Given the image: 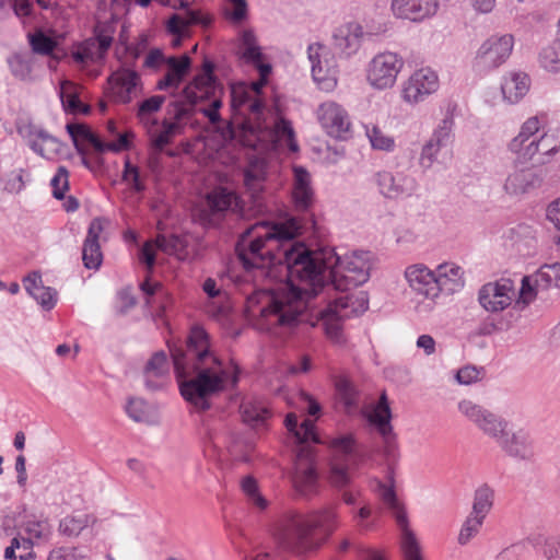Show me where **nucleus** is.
I'll list each match as a JSON object with an SVG mask.
<instances>
[{
	"label": "nucleus",
	"mask_w": 560,
	"mask_h": 560,
	"mask_svg": "<svg viewBox=\"0 0 560 560\" xmlns=\"http://www.w3.org/2000/svg\"><path fill=\"white\" fill-rule=\"evenodd\" d=\"M243 421L254 429H262L267 424L271 412L269 408L260 400L245 399L240 407Z\"/></svg>",
	"instance_id": "33"
},
{
	"label": "nucleus",
	"mask_w": 560,
	"mask_h": 560,
	"mask_svg": "<svg viewBox=\"0 0 560 560\" xmlns=\"http://www.w3.org/2000/svg\"><path fill=\"white\" fill-rule=\"evenodd\" d=\"M284 424L294 434L299 445L292 474L294 490L300 497L310 499L318 492L319 487L315 447L311 445L320 443L319 436L315 432L313 420L305 419L299 424L295 413H288Z\"/></svg>",
	"instance_id": "4"
},
{
	"label": "nucleus",
	"mask_w": 560,
	"mask_h": 560,
	"mask_svg": "<svg viewBox=\"0 0 560 560\" xmlns=\"http://www.w3.org/2000/svg\"><path fill=\"white\" fill-rule=\"evenodd\" d=\"M273 135L278 141H283L292 152L299 151L295 133L290 120L279 118L273 127Z\"/></svg>",
	"instance_id": "41"
},
{
	"label": "nucleus",
	"mask_w": 560,
	"mask_h": 560,
	"mask_svg": "<svg viewBox=\"0 0 560 560\" xmlns=\"http://www.w3.org/2000/svg\"><path fill=\"white\" fill-rule=\"evenodd\" d=\"M66 129L78 153L84 155L85 149L81 145L79 140L82 139L86 141L93 131L84 124H67Z\"/></svg>",
	"instance_id": "51"
},
{
	"label": "nucleus",
	"mask_w": 560,
	"mask_h": 560,
	"mask_svg": "<svg viewBox=\"0 0 560 560\" xmlns=\"http://www.w3.org/2000/svg\"><path fill=\"white\" fill-rule=\"evenodd\" d=\"M12 75L21 81L31 79L32 57L27 54H13L8 58Z\"/></svg>",
	"instance_id": "40"
},
{
	"label": "nucleus",
	"mask_w": 560,
	"mask_h": 560,
	"mask_svg": "<svg viewBox=\"0 0 560 560\" xmlns=\"http://www.w3.org/2000/svg\"><path fill=\"white\" fill-rule=\"evenodd\" d=\"M405 278L409 287L417 294L431 300L438 298L435 271H432L423 264H416L407 267L405 270Z\"/></svg>",
	"instance_id": "22"
},
{
	"label": "nucleus",
	"mask_w": 560,
	"mask_h": 560,
	"mask_svg": "<svg viewBox=\"0 0 560 560\" xmlns=\"http://www.w3.org/2000/svg\"><path fill=\"white\" fill-rule=\"evenodd\" d=\"M167 348L180 395L199 411L211 408L210 398L223 392L228 381L232 386L238 383V369L231 375L222 369V362L212 350L210 335L201 325L190 327L185 348L174 341H167Z\"/></svg>",
	"instance_id": "2"
},
{
	"label": "nucleus",
	"mask_w": 560,
	"mask_h": 560,
	"mask_svg": "<svg viewBox=\"0 0 560 560\" xmlns=\"http://www.w3.org/2000/svg\"><path fill=\"white\" fill-rule=\"evenodd\" d=\"M366 136L370 140V143L375 150H383L390 152L395 148L394 138L385 135L378 127L373 126L371 128H366Z\"/></svg>",
	"instance_id": "48"
},
{
	"label": "nucleus",
	"mask_w": 560,
	"mask_h": 560,
	"mask_svg": "<svg viewBox=\"0 0 560 560\" xmlns=\"http://www.w3.org/2000/svg\"><path fill=\"white\" fill-rule=\"evenodd\" d=\"M122 180L130 184V187L136 192H143L145 190V185L141 180L140 177V170L137 165H133L130 162V159L127 156L124 164V171H122Z\"/></svg>",
	"instance_id": "50"
},
{
	"label": "nucleus",
	"mask_w": 560,
	"mask_h": 560,
	"mask_svg": "<svg viewBox=\"0 0 560 560\" xmlns=\"http://www.w3.org/2000/svg\"><path fill=\"white\" fill-rule=\"evenodd\" d=\"M106 220L103 218H94L88 229L86 237L82 246V260L88 269L97 270L103 261V253L101 249L100 237L104 231Z\"/></svg>",
	"instance_id": "21"
},
{
	"label": "nucleus",
	"mask_w": 560,
	"mask_h": 560,
	"mask_svg": "<svg viewBox=\"0 0 560 560\" xmlns=\"http://www.w3.org/2000/svg\"><path fill=\"white\" fill-rule=\"evenodd\" d=\"M324 51L325 46L319 43L311 44L307 48L314 81L320 90L330 92L337 85V70L332 59H325V67H322Z\"/></svg>",
	"instance_id": "19"
},
{
	"label": "nucleus",
	"mask_w": 560,
	"mask_h": 560,
	"mask_svg": "<svg viewBox=\"0 0 560 560\" xmlns=\"http://www.w3.org/2000/svg\"><path fill=\"white\" fill-rule=\"evenodd\" d=\"M242 490L247 495L248 502L262 511L267 508L268 501L258 491L257 481L252 476H247L242 480Z\"/></svg>",
	"instance_id": "46"
},
{
	"label": "nucleus",
	"mask_w": 560,
	"mask_h": 560,
	"mask_svg": "<svg viewBox=\"0 0 560 560\" xmlns=\"http://www.w3.org/2000/svg\"><path fill=\"white\" fill-rule=\"evenodd\" d=\"M208 100H211L210 105L207 107H199V104L201 103L199 102L195 107L194 115L199 112L207 117L212 125L219 124L221 121V115L219 113L222 107L221 96L215 93L214 95H210Z\"/></svg>",
	"instance_id": "54"
},
{
	"label": "nucleus",
	"mask_w": 560,
	"mask_h": 560,
	"mask_svg": "<svg viewBox=\"0 0 560 560\" xmlns=\"http://www.w3.org/2000/svg\"><path fill=\"white\" fill-rule=\"evenodd\" d=\"M483 522V518L469 513L459 530L458 544L462 546L468 544L480 532Z\"/></svg>",
	"instance_id": "45"
},
{
	"label": "nucleus",
	"mask_w": 560,
	"mask_h": 560,
	"mask_svg": "<svg viewBox=\"0 0 560 560\" xmlns=\"http://www.w3.org/2000/svg\"><path fill=\"white\" fill-rule=\"evenodd\" d=\"M438 0H393L392 11L399 19L420 22L434 15L438 11Z\"/></svg>",
	"instance_id": "23"
},
{
	"label": "nucleus",
	"mask_w": 560,
	"mask_h": 560,
	"mask_svg": "<svg viewBox=\"0 0 560 560\" xmlns=\"http://www.w3.org/2000/svg\"><path fill=\"white\" fill-rule=\"evenodd\" d=\"M516 292L510 279H501L481 287L478 294L480 305L488 312H501L511 305Z\"/></svg>",
	"instance_id": "16"
},
{
	"label": "nucleus",
	"mask_w": 560,
	"mask_h": 560,
	"mask_svg": "<svg viewBox=\"0 0 560 560\" xmlns=\"http://www.w3.org/2000/svg\"><path fill=\"white\" fill-rule=\"evenodd\" d=\"M33 547L32 539L21 536L14 537L10 546L4 549V558L7 560H35L36 555Z\"/></svg>",
	"instance_id": "36"
},
{
	"label": "nucleus",
	"mask_w": 560,
	"mask_h": 560,
	"mask_svg": "<svg viewBox=\"0 0 560 560\" xmlns=\"http://www.w3.org/2000/svg\"><path fill=\"white\" fill-rule=\"evenodd\" d=\"M166 97L164 95H153L149 98H145L139 104L138 116L143 119L145 115L158 112Z\"/></svg>",
	"instance_id": "59"
},
{
	"label": "nucleus",
	"mask_w": 560,
	"mask_h": 560,
	"mask_svg": "<svg viewBox=\"0 0 560 560\" xmlns=\"http://www.w3.org/2000/svg\"><path fill=\"white\" fill-rule=\"evenodd\" d=\"M336 389L347 410L359 406V393L352 383L347 380H340L336 384Z\"/></svg>",
	"instance_id": "47"
},
{
	"label": "nucleus",
	"mask_w": 560,
	"mask_h": 560,
	"mask_svg": "<svg viewBox=\"0 0 560 560\" xmlns=\"http://www.w3.org/2000/svg\"><path fill=\"white\" fill-rule=\"evenodd\" d=\"M82 558L77 548L70 547L55 548L48 555V560H81Z\"/></svg>",
	"instance_id": "63"
},
{
	"label": "nucleus",
	"mask_w": 560,
	"mask_h": 560,
	"mask_svg": "<svg viewBox=\"0 0 560 560\" xmlns=\"http://www.w3.org/2000/svg\"><path fill=\"white\" fill-rule=\"evenodd\" d=\"M206 200L212 217L221 218L228 212L240 217L244 214V205L241 197L225 187L212 190L207 195Z\"/></svg>",
	"instance_id": "20"
},
{
	"label": "nucleus",
	"mask_w": 560,
	"mask_h": 560,
	"mask_svg": "<svg viewBox=\"0 0 560 560\" xmlns=\"http://www.w3.org/2000/svg\"><path fill=\"white\" fill-rule=\"evenodd\" d=\"M293 199L299 210H307L314 200V190L311 186V175L303 166H294Z\"/></svg>",
	"instance_id": "31"
},
{
	"label": "nucleus",
	"mask_w": 560,
	"mask_h": 560,
	"mask_svg": "<svg viewBox=\"0 0 560 560\" xmlns=\"http://www.w3.org/2000/svg\"><path fill=\"white\" fill-rule=\"evenodd\" d=\"M540 184V178L533 167L514 168L509 173L504 190L509 195L518 196L526 194Z\"/></svg>",
	"instance_id": "27"
},
{
	"label": "nucleus",
	"mask_w": 560,
	"mask_h": 560,
	"mask_svg": "<svg viewBox=\"0 0 560 560\" xmlns=\"http://www.w3.org/2000/svg\"><path fill=\"white\" fill-rule=\"evenodd\" d=\"M546 219L559 232L557 244L560 246V197L552 200L546 208Z\"/></svg>",
	"instance_id": "61"
},
{
	"label": "nucleus",
	"mask_w": 560,
	"mask_h": 560,
	"mask_svg": "<svg viewBox=\"0 0 560 560\" xmlns=\"http://www.w3.org/2000/svg\"><path fill=\"white\" fill-rule=\"evenodd\" d=\"M453 120L445 118L433 130L430 139L422 145L419 156V165L423 170H429L434 163H439L442 158L451 154L453 142Z\"/></svg>",
	"instance_id": "9"
},
{
	"label": "nucleus",
	"mask_w": 560,
	"mask_h": 560,
	"mask_svg": "<svg viewBox=\"0 0 560 560\" xmlns=\"http://www.w3.org/2000/svg\"><path fill=\"white\" fill-rule=\"evenodd\" d=\"M500 448L508 455L518 460H532L535 456V444L530 433L525 429L514 432L504 429L502 438L497 441Z\"/></svg>",
	"instance_id": "18"
},
{
	"label": "nucleus",
	"mask_w": 560,
	"mask_h": 560,
	"mask_svg": "<svg viewBox=\"0 0 560 560\" xmlns=\"http://www.w3.org/2000/svg\"><path fill=\"white\" fill-rule=\"evenodd\" d=\"M402 67L404 59L398 54L392 51L377 54L369 63L368 81L377 90L392 88Z\"/></svg>",
	"instance_id": "10"
},
{
	"label": "nucleus",
	"mask_w": 560,
	"mask_h": 560,
	"mask_svg": "<svg viewBox=\"0 0 560 560\" xmlns=\"http://www.w3.org/2000/svg\"><path fill=\"white\" fill-rule=\"evenodd\" d=\"M108 83L115 100L127 104L131 101L132 93L140 83V77L135 70L120 68L108 77Z\"/></svg>",
	"instance_id": "25"
},
{
	"label": "nucleus",
	"mask_w": 560,
	"mask_h": 560,
	"mask_svg": "<svg viewBox=\"0 0 560 560\" xmlns=\"http://www.w3.org/2000/svg\"><path fill=\"white\" fill-rule=\"evenodd\" d=\"M378 495L384 504L393 512L401 532L400 548L404 560H423L420 544L409 527L407 512L398 501L394 486L378 485Z\"/></svg>",
	"instance_id": "7"
},
{
	"label": "nucleus",
	"mask_w": 560,
	"mask_h": 560,
	"mask_svg": "<svg viewBox=\"0 0 560 560\" xmlns=\"http://www.w3.org/2000/svg\"><path fill=\"white\" fill-rule=\"evenodd\" d=\"M511 152L516 154L517 159L522 162L532 160L537 154V147L534 145V140L523 139L520 148H513V140L509 144Z\"/></svg>",
	"instance_id": "58"
},
{
	"label": "nucleus",
	"mask_w": 560,
	"mask_h": 560,
	"mask_svg": "<svg viewBox=\"0 0 560 560\" xmlns=\"http://www.w3.org/2000/svg\"><path fill=\"white\" fill-rule=\"evenodd\" d=\"M481 372L482 369L467 365L457 371L456 380L459 384L469 385L479 380Z\"/></svg>",
	"instance_id": "62"
},
{
	"label": "nucleus",
	"mask_w": 560,
	"mask_h": 560,
	"mask_svg": "<svg viewBox=\"0 0 560 560\" xmlns=\"http://www.w3.org/2000/svg\"><path fill=\"white\" fill-rule=\"evenodd\" d=\"M61 102L65 109L72 114H88L90 112V106L84 105L77 94H68L67 96L61 94Z\"/></svg>",
	"instance_id": "60"
},
{
	"label": "nucleus",
	"mask_w": 560,
	"mask_h": 560,
	"mask_svg": "<svg viewBox=\"0 0 560 560\" xmlns=\"http://www.w3.org/2000/svg\"><path fill=\"white\" fill-rule=\"evenodd\" d=\"M170 365L164 351L155 352L144 366L143 374L153 375L155 378H167Z\"/></svg>",
	"instance_id": "43"
},
{
	"label": "nucleus",
	"mask_w": 560,
	"mask_h": 560,
	"mask_svg": "<svg viewBox=\"0 0 560 560\" xmlns=\"http://www.w3.org/2000/svg\"><path fill=\"white\" fill-rule=\"evenodd\" d=\"M530 79L526 73H510L501 84L503 97L511 104L517 103L529 90Z\"/></svg>",
	"instance_id": "34"
},
{
	"label": "nucleus",
	"mask_w": 560,
	"mask_h": 560,
	"mask_svg": "<svg viewBox=\"0 0 560 560\" xmlns=\"http://www.w3.org/2000/svg\"><path fill=\"white\" fill-rule=\"evenodd\" d=\"M540 129V122L537 117L528 118L521 127L518 135L513 138V148H520L523 139L535 140L538 138L537 132Z\"/></svg>",
	"instance_id": "53"
},
{
	"label": "nucleus",
	"mask_w": 560,
	"mask_h": 560,
	"mask_svg": "<svg viewBox=\"0 0 560 560\" xmlns=\"http://www.w3.org/2000/svg\"><path fill=\"white\" fill-rule=\"evenodd\" d=\"M211 22V18L203 15L200 11L186 10L183 15L174 13L166 23V30L168 33L177 37L174 42V45L177 46L180 44L182 37L186 35V31L189 26H208Z\"/></svg>",
	"instance_id": "26"
},
{
	"label": "nucleus",
	"mask_w": 560,
	"mask_h": 560,
	"mask_svg": "<svg viewBox=\"0 0 560 560\" xmlns=\"http://www.w3.org/2000/svg\"><path fill=\"white\" fill-rule=\"evenodd\" d=\"M373 180L378 192L386 199L408 198L418 190L416 178L404 172L380 171L374 174Z\"/></svg>",
	"instance_id": "12"
},
{
	"label": "nucleus",
	"mask_w": 560,
	"mask_h": 560,
	"mask_svg": "<svg viewBox=\"0 0 560 560\" xmlns=\"http://www.w3.org/2000/svg\"><path fill=\"white\" fill-rule=\"evenodd\" d=\"M165 63L167 65L168 70L164 78L156 83V89L161 91L167 89H178L186 74L190 70V57L187 55H184L180 58L172 56L165 60Z\"/></svg>",
	"instance_id": "28"
},
{
	"label": "nucleus",
	"mask_w": 560,
	"mask_h": 560,
	"mask_svg": "<svg viewBox=\"0 0 560 560\" xmlns=\"http://www.w3.org/2000/svg\"><path fill=\"white\" fill-rule=\"evenodd\" d=\"M32 296L47 311L54 308L57 302V291L50 287L42 285Z\"/></svg>",
	"instance_id": "57"
},
{
	"label": "nucleus",
	"mask_w": 560,
	"mask_h": 560,
	"mask_svg": "<svg viewBox=\"0 0 560 560\" xmlns=\"http://www.w3.org/2000/svg\"><path fill=\"white\" fill-rule=\"evenodd\" d=\"M247 107L253 114H258L264 108V103L253 98L246 83L240 82L231 85V109L234 115H241L243 108Z\"/></svg>",
	"instance_id": "32"
},
{
	"label": "nucleus",
	"mask_w": 560,
	"mask_h": 560,
	"mask_svg": "<svg viewBox=\"0 0 560 560\" xmlns=\"http://www.w3.org/2000/svg\"><path fill=\"white\" fill-rule=\"evenodd\" d=\"M363 35V27L359 23L342 24L332 33V46L343 56L350 57L361 47Z\"/></svg>",
	"instance_id": "24"
},
{
	"label": "nucleus",
	"mask_w": 560,
	"mask_h": 560,
	"mask_svg": "<svg viewBox=\"0 0 560 560\" xmlns=\"http://www.w3.org/2000/svg\"><path fill=\"white\" fill-rule=\"evenodd\" d=\"M92 521V516L85 513L68 515L60 521L58 529L63 536L77 537Z\"/></svg>",
	"instance_id": "37"
},
{
	"label": "nucleus",
	"mask_w": 560,
	"mask_h": 560,
	"mask_svg": "<svg viewBox=\"0 0 560 560\" xmlns=\"http://www.w3.org/2000/svg\"><path fill=\"white\" fill-rule=\"evenodd\" d=\"M69 172L65 166H59L56 174L50 180V186L52 188V196L61 200L65 198V194L69 188Z\"/></svg>",
	"instance_id": "56"
},
{
	"label": "nucleus",
	"mask_w": 560,
	"mask_h": 560,
	"mask_svg": "<svg viewBox=\"0 0 560 560\" xmlns=\"http://www.w3.org/2000/svg\"><path fill=\"white\" fill-rule=\"evenodd\" d=\"M494 502V491L487 483L481 485L475 490L471 514L486 518L490 513Z\"/></svg>",
	"instance_id": "35"
},
{
	"label": "nucleus",
	"mask_w": 560,
	"mask_h": 560,
	"mask_svg": "<svg viewBox=\"0 0 560 560\" xmlns=\"http://www.w3.org/2000/svg\"><path fill=\"white\" fill-rule=\"evenodd\" d=\"M439 89V78L428 68L412 73L402 84L401 97L408 104H417Z\"/></svg>",
	"instance_id": "17"
},
{
	"label": "nucleus",
	"mask_w": 560,
	"mask_h": 560,
	"mask_svg": "<svg viewBox=\"0 0 560 560\" xmlns=\"http://www.w3.org/2000/svg\"><path fill=\"white\" fill-rule=\"evenodd\" d=\"M458 410L468 421L474 423L483 434L493 439L495 442L502 438L504 429L509 422L501 416L493 413L481 405L469 399L458 402Z\"/></svg>",
	"instance_id": "11"
},
{
	"label": "nucleus",
	"mask_w": 560,
	"mask_h": 560,
	"mask_svg": "<svg viewBox=\"0 0 560 560\" xmlns=\"http://www.w3.org/2000/svg\"><path fill=\"white\" fill-rule=\"evenodd\" d=\"M534 145L537 147V154L545 155L552 154L557 151V144L552 137L544 133L534 140Z\"/></svg>",
	"instance_id": "64"
},
{
	"label": "nucleus",
	"mask_w": 560,
	"mask_h": 560,
	"mask_svg": "<svg viewBox=\"0 0 560 560\" xmlns=\"http://www.w3.org/2000/svg\"><path fill=\"white\" fill-rule=\"evenodd\" d=\"M514 46V37L511 34L493 35L489 37L477 52V65L483 70H492L504 63Z\"/></svg>",
	"instance_id": "14"
},
{
	"label": "nucleus",
	"mask_w": 560,
	"mask_h": 560,
	"mask_svg": "<svg viewBox=\"0 0 560 560\" xmlns=\"http://www.w3.org/2000/svg\"><path fill=\"white\" fill-rule=\"evenodd\" d=\"M392 411L387 400V396L383 393L369 416V421L376 427L383 439V454L388 466L396 463L399 457L398 444L396 435L390 424Z\"/></svg>",
	"instance_id": "8"
},
{
	"label": "nucleus",
	"mask_w": 560,
	"mask_h": 560,
	"mask_svg": "<svg viewBox=\"0 0 560 560\" xmlns=\"http://www.w3.org/2000/svg\"><path fill=\"white\" fill-rule=\"evenodd\" d=\"M331 450L330 483L339 489L350 485L351 472L359 460L358 443L352 433L340 434L329 441Z\"/></svg>",
	"instance_id": "6"
},
{
	"label": "nucleus",
	"mask_w": 560,
	"mask_h": 560,
	"mask_svg": "<svg viewBox=\"0 0 560 560\" xmlns=\"http://www.w3.org/2000/svg\"><path fill=\"white\" fill-rule=\"evenodd\" d=\"M317 119L323 129L332 138L346 140L351 135V121L347 110L336 102L322 103L317 108Z\"/></svg>",
	"instance_id": "15"
},
{
	"label": "nucleus",
	"mask_w": 560,
	"mask_h": 560,
	"mask_svg": "<svg viewBox=\"0 0 560 560\" xmlns=\"http://www.w3.org/2000/svg\"><path fill=\"white\" fill-rule=\"evenodd\" d=\"M31 149L46 159H54L62 153L63 143L40 128H33L28 135Z\"/></svg>",
	"instance_id": "29"
},
{
	"label": "nucleus",
	"mask_w": 560,
	"mask_h": 560,
	"mask_svg": "<svg viewBox=\"0 0 560 560\" xmlns=\"http://www.w3.org/2000/svg\"><path fill=\"white\" fill-rule=\"evenodd\" d=\"M156 247L168 254L174 255L182 252L185 247L183 238L178 235L172 234L170 236L159 235L155 241Z\"/></svg>",
	"instance_id": "55"
},
{
	"label": "nucleus",
	"mask_w": 560,
	"mask_h": 560,
	"mask_svg": "<svg viewBox=\"0 0 560 560\" xmlns=\"http://www.w3.org/2000/svg\"><path fill=\"white\" fill-rule=\"evenodd\" d=\"M195 106L191 103L177 97L171 101L166 106V114L170 119H164L161 129H156L158 120L153 119L148 128V136L151 147L161 152L164 148L172 143L173 139L180 135L185 126L194 117Z\"/></svg>",
	"instance_id": "5"
},
{
	"label": "nucleus",
	"mask_w": 560,
	"mask_h": 560,
	"mask_svg": "<svg viewBox=\"0 0 560 560\" xmlns=\"http://www.w3.org/2000/svg\"><path fill=\"white\" fill-rule=\"evenodd\" d=\"M539 62L549 72L560 71V40L556 39L539 54Z\"/></svg>",
	"instance_id": "42"
},
{
	"label": "nucleus",
	"mask_w": 560,
	"mask_h": 560,
	"mask_svg": "<svg viewBox=\"0 0 560 560\" xmlns=\"http://www.w3.org/2000/svg\"><path fill=\"white\" fill-rule=\"evenodd\" d=\"M30 45L34 52L50 55L56 47V42L43 32H36L28 36Z\"/></svg>",
	"instance_id": "52"
},
{
	"label": "nucleus",
	"mask_w": 560,
	"mask_h": 560,
	"mask_svg": "<svg viewBox=\"0 0 560 560\" xmlns=\"http://www.w3.org/2000/svg\"><path fill=\"white\" fill-rule=\"evenodd\" d=\"M535 287L546 290L560 287V264H546L535 275Z\"/></svg>",
	"instance_id": "39"
},
{
	"label": "nucleus",
	"mask_w": 560,
	"mask_h": 560,
	"mask_svg": "<svg viewBox=\"0 0 560 560\" xmlns=\"http://www.w3.org/2000/svg\"><path fill=\"white\" fill-rule=\"evenodd\" d=\"M337 527L336 504L313 509L305 514L289 509L276 521L272 535L283 549L303 555L318 550Z\"/></svg>",
	"instance_id": "3"
},
{
	"label": "nucleus",
	"mask_w": 560,
	"mask_h": 560,
	"mask_svg": "<svg viewBox=\"0 0 560 560\" xmlns=\"http://www.w3.org/2000/svg\"><path fill=\"white\" fill-rule=\"evenodd\" d=\"M224 16L234 25H242L248 19V3L246 0H226Z\"/></svg>",
	"instance_id": "44"
},
{
	"label": "nucleus",
	"mask_w": 560,
	"mask_h": 560,
	"mask_svg": "<svg viewBox=\"0 0 560 560\" xmlns=\"http://www.w3.org/2000/svg\"><path fill=\"white\" fill-rule=\"evenodd\" d=\"M528 540L534 548L540 550L546 560H560V537L536 535Z\"/></svg>",
	"instance_id": "38"
},
{
	"label": "nucleus",
	"mask_w": 560,
	"mask_h": 560,
	"mask_svg": "<svg viewBox=\"0 0 560 560\" xmlns=\"http://www.w3.org/2000/svg\"><path fill=\"white\" fill-rule=\"evenodd\" d=\"M463 270L454 264H442L435 270L438 296L444 292L453 294L464 287Z\"/></svg>",
	"instance_id": "30"
},
{
	"label": "nucleus",
	"mask_w": 560,
	"mask_h": 560,
	"mask_svg": "<svg viewBox=\"0 0 560 560\" xmlns=\"http://www.w3.org/2000/svg\"><path fill=\"white\" fill-rule=\"evenodd\" d=\"M126 412L136 422H149V406L142 398H130L126 405Z\"/></svg>",
	"instance_id": "49"
},
{
	"label": "nucleus",
	"mask_w": 560,
	"mask_h": 560,
	"mask_svg": "<svg viewBox=\"0 0 560 560\" xmlns=\"http://www.w3.org/2000/svg\"><path fill=\"white\" fill-rule=\"evenodd\" d=\"M301 229L295 218H289L257 222L242 234L235 250L246 270L280 265L287 271L284 288L253 294L247 299V311L253 316L258 313L269 328L320 322L327 337L339 342L343 320L362 315L369 307L366 292L348 291L370 279L372 254L313 253L294 242Z\"/></svg>",
	"instance_id": "1"
},
{
	"label": "nucleus",
	"mask_w": 560,
	"mask_h": 560,
	"mask_svg": "<svg viewBox=\"0 0 560 560\" xmlns=\"http://www.w3.org/2000/svg\"><path fill=\"white\" fill-rule=\"evenodd\" d=\"M222 93V86L214 75V63L206 59L202 63V72L197 74L183 90L179 97L191 103L196 107L199 102L208 101L210 95Z\"/></svg>",
	"instance_id": "13"
}]
</instances>
